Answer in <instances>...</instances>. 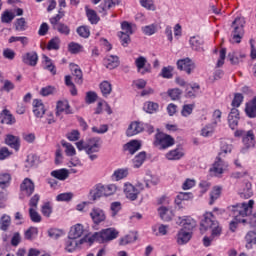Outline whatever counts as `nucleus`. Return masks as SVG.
I'll use <instances>...</instances> for the list:
<instances>
[{
	"instance_id": "40",
	"label": "nucleus",
	"mask_w": 256,
	"mask_h": 256,
	"mask_svg": "<svg viewBox=\"0 0 256 256\" xmlns=\"http://www.w3.org/2000/svg\"><path fill=\"white\" fill-rule=\"evenodd\" d=\"M153 233H155V235L157 237L159 236H165L167 235L168 231H169V225H165V224H160L158 226H154L152 228Z\"/></svg>"
},
{
	"instance_id": "59",
	"label": "nucleus",
	"mask_w": 256,
	"mask_h": 256,
	"mask_svg": "<svg viewBox=\"0 0 256 256\" xmlns=\"http://www.w3.org/2000/svg\"><path fill=\"white\" fill-rule=\"evenodd\" d=\"M77 33L80 37L88 39V37L91 35V30H89V27L87 26H80L77 28Z\"/></svg>"
},
{
	"instance_id": "56",
	"label": "nucleus",
	"mask_w": 256,
	"mask_h": 256,
	"mask_svg": "<svg viewBox=\"0 0 256 256\" xmlns=\"http://www.w3.org/2000/svg\"><path fill=\"white\" fill-rule=\"evenodd\" d=\"M53 29H56V31L60 32L61 35H69L71 33V29H69V26L59 23Z\"/></svg>"
},
{
	"instance_id": "48",
	"label": "nucleus",
	"mask_w": 256,
	"mask_h": 256,
	"mask_svg": "<svg viewBox=\"0 0 256 256\" xmlns=\"http://www.w3.org/2000/svg\"><path fill=\"white\" fill-rule=\"evenodd\" d=\"M86 15L88 17V20L92 25H97L99 23V16L97 15V12L93 9H87L86 10Z\"/></svg>"
},
{
	"instance_id": "5",
	"label": "nucleus",
	"mask_w": 256,
	"mask_h": 256,
	"mask_svg": "<svg viewBox=\"0 0 256 256\" xmlns=\"http://www.w3.org/2000/svg\"><path fill=\"white\" fill-rule=\"evenodd\" d=\"M154 145L159 149H169L175 145V138L169 134L157 133L155 136Z\"/></svg>"
},
{
	"instance_id": "43",
	"label": "nucleus",
	"mask_w": 256,
	"mask_h": 256,
	"mask_svg": "<svg viewBox=\"0 0 256 256\" xmlns=\"http://www.w3.org/2000/svg\"><path fill=\"white\" fill-rule=\"evenodd\" d=\"M38 235H39V229L37 227H30L24 233V237L28 241H33V239H36Z\"/></svg>"
},
{
	"instance_id": "6",
	"label": "nucleus",
	"mask_w": 256,
	"mask_h": 256,
	"mask_svg": "<svg viewBox=\"0 0 256 256\" xmlns=\"http://www.w3.org/2000/svg\"><path fill=\"white\" fill-rule=\"evenodd\" d=\"M76 147L78 151H86L88 155H91V153H97L99 151V138H92L88 140V143L85 144L83 140H80L76 142Z\"/></svg>"
},
{
	"instance_id": "53",
	"label": "nucleus",
	"mask_w": 256,
	"mask_h": 256,
	"mask_svg": "<svg viewBox=\"0 0 256 256\" xmlns=\"http://www.w3.org/2000/svg\"><path fill=\"white\" fill-rule=\"evenodd\" d=\"M100 91H101L102 95H104V96L110 95L111 91H113L111 83L109 81H103L100 84Z\"/></svg>"
},
{
	"instance_id": "27",
	"label": "nucleus",
	"mask_w": 256,
	"mask_h": 256,
	"mask_svg": "<svg viewBox=\"0 0 256 256\" xmlns=\"http://www.w3.org/2000/svg\"><path fill=\"white\" fill-rule=\"evenodd\" d=\"M245 113L247 117H250V119L256 117V97L246 103Z\"/></svg>"
},
{
	"instance_id": "32",
	"label": "nucleus",
	"mask_w": 256,
	"mask_h": 256,
	"mask_svg": "<svg viewBox=\"0 0 256 256\" xmlns=\"http://www.w3.org/2000/svg\"><path fill=\"white\" fill-rule=\"evenodd\" d=\"M228 57L232 65H239V63H243V61H245L247 56L242 53L233 52V53H229Z\"/></svg>"
},
{
	"instance_id": "50",
	"label": "nucleus",
	"mask_w": 256,
	"mask_h": 256,
	"mask_svg": "<svg viewBox=\"0 0 256 256\" xmlns=\"http://www.w3.org/2000/svg\"><path fill=\"white\" fill-rule=\"evenodd\" d=\"M68 51L72 55H77V53H83V46L79 43L71 42L68 45Z\"/></svg>"
},
{
	"instance_id": "37",
	"label": "nucleus",
	"mask_w": 256,
	"mask_h": 256,
	"mask_svg": "<svg viewBox=\"0 0 256 256\" xmlns=\"http://www.w3.org/2000/svg\"><path fill=\"white\" fill-rule=\"evenodd\" d=\"M52 177L55 179H59V181H65L69 177V170L67 169H59L51 172Z\"/></svg>"
},
{
	"instance_id": "11",
	"label": "nucleus",
	"mask_w": 256,
	"mask_h": 256,
	"mask_svg": "<svg viewBox=\"0 0 256 256\" xmlns=\"http://www.w3.org/2000/svg\"><path fill=\"white\" fill-rule=\"evenodd\" d=\"M20 191L27 197H31L35 193V183L30 178H25L20 184Z\"/></svg>"
},
{
	"instance_id": "20",
	"label": "nucleus",
	"mask_w": 256,
	"mask_h": 256,
	"mask_svg": "<svg viewBox=\"0 0 256 256\" xmlns=\"http://www.w3.org/2000/svg\"><path fill=\"white\" fill-rule=\"evenodd\" d=\"M185 157V152H183V148H176L170 150L165 154V158L168 161H179V159H183Z\"/></svg>"
},
{
	"instance_id": "52",
	"label": "nucleus",
	"mask_w": 256,
	"mask_h": 256,
	"mask_svg": "<svg viewBox=\"0 0 256 256\" xmlns=\"http://www.w3.org/2000/svg\"><path fill=\"white\" fill-rule=\"evenodd\" d=\"M41 213L44 217H51L53 213V205L50 202H46L41 206Z\"/></svg>"
},
{
	"instance_id": "21",
	"label": "nucleus",
	"mask_w": 256,
	"mask_h": 256,
	"mask_svg": "<svg viewBox=\"0 0 256 256\" xmlns=\"http://www.w3.org/2000/svg\"><path fill=\"white\" fill-rule=\"evenodd\" d=\"M22 61L25 65H30V67H35L39 61V56L36 52H28L22 56Z\"/></svg>"
},
{
	"instance_id": "62",
	"label": "nucleus",
	"mask_w": 256,
	"mask_h": 256,
	"mask_svg": "<svg viewBox=\"0 0 256 256\" xmlns=\"http://www.w3.org/2000/svg\"><path fill=\"white\" fill-rule=\"evenodd\" d=\"M15 19V13L10 11H5L2 14L1 21L2 23H11Z\"/></svg>"
},
{
	"instance_id": "60",
	"label": "nucleus",
	"mask_w": 256,
	"mask_h": 256,
	"mask_svg": "<svg viewBox=\"0 0 256 256\" xmlns=\"http://www.w3.org/2000/svg\"><path fill=\"white\" fill-rule=\"evenodd\" d=\"M16 31H25L27 29V21L25 18H18L15 23Z\"/></svg>"
},
{
	"instance_id": "1",
	"label": "nucleus",
	"mask_w": 256,
	"mask_h": 256,
	"mask_svg": "<svg viewBox=\"0 0 256 256\" xmlns=\"http://www.w3.org/2000/svg\"><path fill=\"white\" fill-rule=\"evenodd\" d=\"M223 213H225V210L214 208L213 212H206L204 214V219L201 222V231H207V229H212L211 235L205 236L203 238L204 247H210L213 241L221 237V233H223V227H221V225H219V222L215 220V215H223Z\"/></svg>"
},
{
	"instance_id": "23",
	"label": "nucleus",
	"mask_w": 256,
	"mask_h": 256,
	"mask_svg": "<svg viewBox=\"0 0 256 256\" xmlns=\"http://www.w3.org/2000/svg\"><path fill=\"white\" fill-rule=\"evenodd\" d=\"M119 3V0H104V2L99 6V13H101L103 17H106L107 11L112 9V7H115V5H119Z\"/></svg>"
},
{
	"instance_id": "4",
	"label": "nucleus",
	"mask_w": 256,
	"mask_h": 256,
	"mask_svg": "<svg viewBox=\"0 0 256 256\" xmlns=\"http://www.w3.org/2000/svg\"><path fill=\"white\" fill-rule=\"evenodd\" d=\"M232 32H231V43H241L243 35H245V18L237 17L232 23Z\"/></svg>"
},
{
	"instance_id": "58",
	"label": "nucleus",
	"mask_w": 256,
	"mask_h": 256,
	"mask_svg": "<svg viewBox=\"0 0 256 256\" xmlns=\"http://www.w3.org/2000/svg\"><path fill=\"white\" fill-rule=\"evenodd\" d=\"M159 109V104L154 102H146L144 104V110L146 113H155Z\"/></svg>"
},
{
	"instance_id": "31",
	"label": "nucleus",
	"mask_w": 256,
	"mask_h": 256,
	"mask_svg": "<svg viewBox=\"0 0 256 256\" xmlns=\"http://www.w3.org/2000/svg\"><path fill=\"white\" fill-rule=\"evenodd\" d=\"M217 161L213 164V167L210 169L212 175L215 177H219L223 173V160L220 157L216 158Z\"/></svg>"
},
{
	"instance_id": "19",
	"label": "nucleus",
	"mask_w": 256,
	"mask_h": 256,
	"mask_svg": "<svg viewBox=\"0 0 256 256\" xmlns=\"http://www.w3.org/2000/svg\"><path fill=\"white\" fill-rule=\"evenodd\" d=\"M242 143L244 149H253V147H255V134L253 133V130H249L245 133L242 138Z\"/></svg>"
},
{
	"instance_id": "38",
	"label": "nucleus",
	"mask_w": 256,
	"mask_h": 256,
	"mask_svg": "<svg viewBox=\"0 0 256 256\" xmlns=\"http://www.w3.org/2000/svg\"><path fill=\"white\" fill-rule=\"evenodd\" d=\"M60 47L61 39H59V37H54L48 42L46 49L48 51H59Z\"/></svg>"
},
{
	"instance_id": "2",
	"label": "nucleus",
	"mask_w": 256,
	"mask_h": 256,
	"mask_svg": "<svg viewBox=\"0 0 256 256\" xmlns=\"http://www.w3.org/2000/svg\"><path fill=\"white\" fill-rule=\"evenodd\" d=\"M119 237V230L114 227L102 229L99 232L94 233L92 236H89V244L95 243H109L114 241Z\"/></svg>"
},
{
	"instance_id": "8",
	"label": "nucleus",
	"mask_w": 256,
	"mask_h": 256,
	"mask_svg": "<svg viewBox=\"0 0 256 256\" xmlns=\"http://www.w3.org/2000/svg\"><path fill=\"white\" fill-rule=\"evenodd\" d=\"M84 243H89V236H85L80 240H77V238H70L68 236V239L65 242V251H67L68 253H73V251H77V249H80L81 245H83Z\"/></svg>"
},
{
	"instance_id": "28",
	"label": "nucleus",
	"mask_w": 256,
	"mask_h": 256,
	"mask_svg": "<svg viewBox=\"0 0 256 256\" xmlns=\"http://www.w3.org/2000/svg\"><path fill=\"white\" fill-rule=\"evenodd\" d=\"M239 195L242 199H249L253 197L251 182H246L244 185H242V189L240 190Z\"/></svg>"
},
{
	"instance_id": "7",
	"label": "nucleus",
	"mask_w": 256,
	"mask_h": 256,
	"mask_svg": "<svg viewBox=\"0 0 256 256\" xmlns=\"http://www.w3.org/2000/svg\"><path fill=\"white\" fill-rule=\"evenodd\" d=\"M145 129H148L149 133H153L154 131L152 126L135 121L129 125L126 131V135L127 137H133L134 135H139V133H143Z\"/></svg>"
},
{
	"instance_id": "17",
	"label": "nucleus",
	"mask_w": 256,
	"mask_h": 256,
	"mask_svg": "<svg viewBox=\"0 0 256 256\" xmlns=\"http://www.w3.org/2000/svg\"><path fill=\"white\" fill-rule=\"evenodd\" d=\"M61 113H65L66 115H71L73 111H71V106L69 105V101L63 100L58 101L56 105V116L59 117Z\"/></svg>"
},
{
	"instance_id": "54",
	"label": "nucleus",
	"mask_w": 256,
	"mask_h": 256,
	"mask_svg": "<svg viewBox=\"0 0 256 256\" xmlns=\"http://www.w3.org/2000/svg\"><path fill=\"white\" fill-rule=\"evenodd\" d=\"M64 17H65V11H63V9L60 8V10L58 11V14L56 16L50 18V23H51L52 27L59 25V22Z\"/></svg>"
},
{
	"instance_id": "34",
	"label": "nucleus",
	"mask_w": 256,
	"mask_h": 256,
	"mask_svg": "<svg viewBox=\"0 0 256 256\" xmlns=\"http://www.w3.org/2000/svg\"><path fill=\"white\" fill-rule=\"evenodd\" d=\"M223 188L221 186H214L210 192V201L209 205H213L219 197H221V193Z\"/></svg>"
},
{
	"instance_id": "13",
	"label": "nucleus",
	"mask_w": 256,
	"mask_h": 256,
	"mask_svg": "<svg viewBox=\"0 0 256 256\" xmlns=\"http://www.w3.org/2000/svg\"><path fill=\"white\" fill-rule=\"evenodd\" d=\"M135 65L137 67L138 73H141V75H145V73H151V66L147 65V59L143 56L138 57L135 60Z\"/></svg>"
},
{
	"instance_id": "16",
	"label": "nucleus",
	"mask_w": 256,
	"mask_h": 256,
	"mask_svg": "<svg viewBox=\"0 0 256 256\" xmlns=\"http://www.w3.org/2000/svg\"><path fill=\"white\" fill-rule=\"evenodd\" d=\"M83 233H85V226H83V224L78 223L70 228L68 236L70 239H79L81 238Z\"/></svg>"
},
{
	"instance_id": "44",
	"label": "nucleus",
	"mask_w": 256,
	"mask_h": 256,
	"mask_svg": "<svg viewBox=\"0 0 256 256\" xmlns=\"http://www.w3.org/2000/svg\"><path fill=\"white\" fill-rule=\"evenodd\" d=\"M127 175H129V169L121 168L113 173L112 178L115 179V181H121V179H125Z\"/></svg>"
},
{
	"instance_id": "57",
	"label": "nucleus",
	"mask_w": 256,
	"mask_h": 256,
	"mask_svg": "<svg viewBox=\"0 0 256 256\" xmlns=\"http://www.w3.org/2000/svg\"><path fill=\"white\" fill-rule=\"evenodd\" d=\"M2 55L4 59H8V61H13L15 59L17 53H15V50L11 48H5L2 52Z\"/></svg>"
},
{
	"instance_id": "14",
	"label": "nucleus",
	"mask_w": 256,
	"mask_h": 256,
	"mask_svg": "<svg viewBox=\"0 0 256 256\" xmlns=\"http://www.w3.org/2000/svg\"><path fill=\"white\" fill-rule=\"evenodd\" d=\"M177 67L180 71H186L190 75L191 71L195 69V63L189 58L178 60Z\"/></svg>"
},
{
	"instance_id": "49",
	"label": "nucleus",
	"mask_w": 256,
	"mask_h": 256,
	"mask_svg": "<svg viewBox=\"0 0 256 256\" xmlns=\"http://www.w3.org/2000/svg\"><path fill=\"white\" fill-rule=\"evenodd\" d=\"M62 147L65 148V153L68 157H73L77 155V151L75 150V147L66 141H62Z\"/></svg>"
},
{
	"instance_id": "30",
	"label": "nucleus",
	"mask_w": 256,
	"mask_h": 256,
	"mask_svg": "<svg viewBox=\"0 0 256 256\" xmlns=\"http://www.w3.org/2000/svg\"><path fill=\"white\" fill-rule=\"evenodd\" d=\"M11 173L9 172H2L0 173V188L7 189L11 185Z\"/></svg>"
},
{
	"instance_id": "64",
	"label": "nucleus",
	"mask_w": 256,
	"mask_h": 256,
	"mask_svg": "<svg viewBox=\"0 0 256 256\" xmlns=\"http://www.w3.org/2000/svg\"><path fill=\"white\" fill-rule=\"evenodd\" d=\"M168 95L172 99V101H177V99H180L181 97V90L178 88H173L168 90Z\"/></svg>"
},
{
	"instance_id": "51",
	"label": "nucleus",
	"mask_w": 256,
	"mask_h": 256,
	"mask_svg": "<svg viewBox=\"0 0 256 256\" xmlns=\"http://www.w3.org/2000/svg\"><path fill=\"white\" fill-rule=\"evenodd\" d=\"M29 217L32 223H41L43 221V217H41V214L35 208H29Z\"/></svg>"
},
{
	"instance_id": "18",
	"label": "nucleus",
	"mask_w": 256,
	"mask_h": 256,
	"mask_svg": "<svg viewBox=\"0 0 256 256\" xmlns=\"http://www.w3.org/2000/svg\"><path fill=\"white\" fill-rule=\"evenodd\" d=\"M70 71L73 75L75 83L78 85H83V71H81V68L79 65L75 63L70 64Z\"/></svg>"
},
{
	"instance_id": "61",
	"label": "nucleus",
	"mask_w": 256,
	"mask_h": 256,
	"mask_svg": "<svg viewBox=\"0 0 256 256\" xmlns=\"http://www.w3.org/2000/svg\"><path fill=\"white\" fill-rule=\"evenodd\" d=\"M131 34H127L125 32H119L118 36L120 37V41L122 43L123 47H127V45H129V43H131Z\"/></svg>"
},
{
	"instance_id": "29",
	"label": "nucleus",
	"mask_w": 256,
	"mask_h": 256,
	"mask_svg": "<svg viewBox=\"0 0 256 256\" xmlns=\"http://www.w3.org/2000/svg\"><path fill=\"white\" fill-rule=\"evenodd\" d=\"M104 65L107 69H116L119 67V57L117 56H108L104 59Z\"/></svg>"
},
{
	"instance_id": "36",
	"label": "nucleus",
	"mask_w": 256,
	"mask_h": 256,
	"mask_svg": "<svg viewBox=\"0 0 256 256\" xmlns=\"http://www.w3.org/2000/svg\"><path fill=\"white\" fill-rule=\"evenodd\" d=\"M189 199H193V193L191 192H180L175 198L176 205H182L183 201H189Z\"/></svg>"
},
{
	"instance_id": "46",
	"label": "nucleus",
	"mask_w": 256,
	"mask_h": 256,
	"mask_svg": "<svg viewBox=\"0 0 256 256\" xmlns=\"http://www.w3.org/2000/svg\"><path fill=\"white\" fill-rule=\"evenodd\" d=\"M190 45L195 51H201L203 49V40L197 36L191 37Z\"/></svg>"
},
{
	"instance_id": "41",
	"label": "nucleus",
	"mask_w": 256,
	"mask_h": 256,
	"mask_svg": "<svg viewBox=\"0 0 256 256\" xmlns=\"http://www.w3.org/2000/svg\"><path fill=\"white\" fill-rule=\"evenodd\" d=\"M146 159H147V154L145 152H140L133 159V167H135V169H139V167H141V165L145 163Z\"/></svg>"
},
{
	"instance_id": "39",
	"label": "nucleus",
	"mask_w": 256,
	"mask_h": 256,
	"mask_svg": "<svg viewBox=\"0 0 256 256\" xmlns=\"http://www.w3.org/2000/svg\"><path fill=\"white\" fill-rule=\"evenodd\" d=\"M233 151V144L227 143L225 140L220 141V151L218 157L221 158V155H227Z\"/></svg>"
},
{
	"instance_id": "10",
	"label": "nucleus",
	"mask_w": 256,
	"mask_h": 256,
	"mask_svg": "<svg viewBox=\"0 0 256 256\" xmlns=\"http://www.w3.org/2000/svg\"><path fill=\"white\" fill-rule=\"evenodd\" d=\"M176 224L180 225L185 231H190L193 233V229L197 227V221L191 216L178 217L176 219Z\"/></svg>"
},
{
	"instance_id": "25",
	"label": "nucleus",
	"mask_w": 256,
	"mask_h": 256,
	"mask_svg": "<svg viewBox=\"0 0 256 256\" xmlns=\"http://www.w3.org/2000/svg\"><path fill=\"white\" fill-rule=\"evenodd\" d=\"M89 195L92 199V201H97V199H101V197H104L103 193V184L99 183L96 184L89 192Z\"/></svg>"
},
{
	"instance_id": "9",
	"label": "nucleus",
	"mask_w": 256,
	"mask_h": 256,
	"mask_svg": "<svg viewBox=\"0 0 256 256\" xmlns=\"http://www.w3.org/2000/svg\"><path fill=\"white\" fill-rule=\"evenodd\" d=\"M90 218L94 225H101V223H105L107 220V214H105V210L93 207L90 211Z\"/></svg>"
},
{
	"instance_id": "3",
	"label": "nucleus",
	"mask_w": 256,
	"mask_h": 256,
	"mask_svg": "<svg viewBox=\"0 0 256 256\" xmlns=\"http://www.w3.org/2000/svg\"><path fill=\"white\" fill-rule=\"evenodd\" d=\"M151 183L152 185H157V183H159V180L156 179V181L154 182L148 180L145 181L144 183L138 182L136 187L131 183H125L124 194L126 198L129 199L130 201H137V198L139 197L141 191H143L145 187H151Z\"/></svg>"
},
{
	"instance_id": "45",
	"label": "nucleus",
	"mask_w": 256,
	"mask_h": 256,
	"mask_svg": "<svg viewBox=\"0 0 256 256\" xmlns=\"http://www.w3.org/2000/svg\"><path fill=\"white\" fill-rule=\"evenodd\" d=\"M158 213L162 221H171L172 213L165 206L158 208Z\"/></svg>"
},
{
	"instance_id": "47",
	"label": "nucleus",
	"mask_w": 256,
	"mask_h": 256,
	"mask_svg": "<svg viewBox=\"0 0 256 256\" xmlns=\"http://www.w3.org/2000/svg\"><path fill=\"white\" fill-rule=\"evenodd\" d=\"M103 193H104V197H111V195H115L117 193V185L115 184L103 185Z\"/></svg>"
},
{
	"instance_id": "42",
	"label": "nucleus",
	"mask_w": 256,
	"mask_h": 256,
	"mask_svg": "<svg viewBox=\"0 0 256 256\" xmlns=\"http://www.w3.org/2000/svg\"><path fill=\"white\" fill-rule=\"evenodd\" d=\"M43 64L44 68L47 69V71H50L52 75H57V69L53 65V61L48 56H43Z\"/></svg>"
},
{
	"instance_id": "63",
	"label": "nucleus",
	"mask_w": 256,
	"mask_h": 256,
	"mask_svg": "<svg viewBox=\"0 0 256 256\" xmlns=\"http://www.w3.org/2000/svg\"><path fill=\"white\" fill-rule=\"evenodd\" d=\"M200 86L195 84L194 86H189L186 89V97H195L199 91Z\"/></svg>"
},
{
	"instance_id": "12",
	"label": "nucleus",
	"mask_w": 256,
	"mask_h": 256,
	"mask_svg": "<svg viewBox=\"0 0 256 256\" xmlns=\"http://www.w3.org/2000/svg\"><path fill=\"white\" fill-rule=\"evenodd\" d=\"M192 237L193 232L185 230V228H181L176 235V242L179 245H187V243L191 241Z\"/></svg>"
},
{
	"instance_id": "26",
	"label": "nucleus",
	"mask_w": 256,
	"mask_h": 256,
	"mask_svg": "<svg viewBox=\"0 0 256 256\" xmlns=\"http://www.w3.org/2000/svg\"><path fill=\"white\" fill-rule=\"evenodd\" d=\"M6 145H9L15 151H19V147H21V142L19 141V137L8 134L5 138Z\"/></svg>"
},
{
	"instance_id": "55",
	"label": "nucleus",
	"mask_w": 256,
	"mask_h": 256,
	"mask_svg": "<svg viewBox=\"0 0 256 256\" xmlns=\"http://www.w3.org/2000/svg\"><path fill=\"white\" fill-rule=\"evenodd\" d=\"M11 225V217L8 215H3L0 220V228L2 231H7Z\"/></svg>"
},
{
	"instance_id": "15",
	"label": "nucleus",
	"mask_w": 256,
	"mask_h": 256,
	"mask_svg": "<svg viewBox=\"0 0 256 256\" xmlns=\"http://www.w3.org/2000/svg\"><path fill=\"white\" fill-rule=\"evenodd\" d=\"M32 107H33V113L35 117H38L39 119H41V117L45 115V111H46L45 104H43L42 100L34 99L32 103Z\"/></svg>"
},
{
	"instance_id": "22",
	"label": "nucleus",
	"mask_w": 256,
	"mask_h": 256,
	"mask_svg": "<svg viewBox=\"0 0 256 256\" xmlns=\"http://www.w3.org/2000/svg\"><path fill=\"white\" fill-rule=\"evenodd\" d=\"M0 120L2 124L5 125H15L16 121L15 116L7 109H4L0 114Z\"/></svg>"
},
{
	"instance_id": "24",
	"label": "nucleus",
	"mask_w": 256,
	"mask_h": 256,
	"mask_svg": "<svg viewBox=\"0 0 256 256\" xmlns=\"http://www.w3.org/2000/svg\"><path fill=\"white\" fill-rule=\"evenodd\" d=\"M139 149H141V142L138 140H131L123 146V150L128 151L130 155H135Z\"/></svg>"
},
{
	"instance_id": "33",
	"label": "nucleus",
	"mask_w": 256,
	"mask_h": 256,
	"mask_svg": "<svg viewBox=\"0 0 256 256\" xmlns=\"http://www.w3.org/2000/svg\"><path fill=\"white\" fill-rule=\"evenodd\" d=\"M246 249H253V245H256V232L249 231L245 236Z\"/></svg>"
},
{
	"instance_id": "35",
	"label": "nucleus",
	"mask_w": 256,
	"mask_h": 256,
	"mask_svg": "<svg viewBox=\"0 0 256 256\" xmlns=\"http://www.w3.org/2000/svg\"><path fill=\"white\" fill-rule=\"evenodd\" d=\"M137 241V234L135 232H130L126 236L120 238L119 245L125 246L129 243H135Z\"/></svg>"
}]
</instances>
